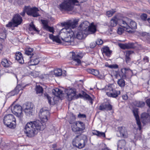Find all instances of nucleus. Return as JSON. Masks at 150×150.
<instances>
[{
	"mask_svg": "<svg viewBox=\"0 0 150 150\" xmlns=\"http://www.w3.org/2000/svg\"><path fill=\"white\" fill-rule=\"evenodd\" d=\"M147 16L146 14L145 13H143L141 15L140 17L142 20L145 21L146 20Z\"/></svg>",
	"mask_w": 150,
	"mask_h": 150,
	"instance_id": "nucleus-47",
	"label": "nucleus"
},
{
	"mask_svg": "<svg viewBox=\"0 0 150 150\" xmlns=\"http://www.w3.org/2000/svg\"><path fill=\"white\" fill-rule=\"evenodd\" d=\"M11 110L12 112L18 117H21L23 116L22 107L20 105H16L12 106Z\"/></svg>",
	"mask_w": 150,
	"mask_h": 150,
	"instance_id": "nucleus-11",
	"label": "nucleus"
},
{
	"mask_svg": "<svg viewBox=\"0 0 150 150\" xmlns=\"http://www.w3.org/2000/svg\"><path fill=\"white\" fill-rule=\"evenodd\" d=\"M127 49L133 48L135 47L134 44L132 42L127 43Z\"/></svg>",
	"mask_w": 150,
	"mask_h": 150,
	"instance_id": "nucleus-41",
	"label": "nucleus"
},
{
	"mask_svg": "<svg viewBox=\"0 0 150 150\" xmlns=\"http://www.w3.org/2000/svg\"><path fill=\"white\" fill-rule=\"evenodd\" d=\"M25 86H23L22 84H19L14 89L8 93V95L10 96H14L17 94L20 90H23Z\"/></svg>",
	"mask_w": 150,
	"mask_h": 150,
	"instance_id": "nucleus-14",
	"label": "nucleus"
},
{
	"mask_svg": "<svg viewBox=\"0 0 150 150\" xmlns=\"http://www.w3.org/2000/svg\"><path fill=\"white\" fill-rule=\"evenodd\" d=\"M2 48V45L0 44V53L1 52V50Z\"/></svg>",
	"mask_w": 150,
	"mask_h": 150,
	"instance_id": "nucleus-59",
	"label": "nucleus"
},
{
	"mask_svg": "<svg viewBox=\"0 0 150 150\" xmlns=\"http://www.w3.org/2000/svg\"><path fill=\"white\" fill-rule=\"evenodd\" d=\"M35 90L37 94H40L43 93V88L40 86L36 85L35 87Z\"/></svg>",
	"mask_w": 150,
	"mask_h": 150,
	"instance_id": "nucleus-35",
	"label": "nucleus"
},
{
	"mask_svg": "<svg viewBox=\"0 0 150 150\" xmlns=\"http://www.w3.org/2000/svg\"><path fill=\"white\" fill-rule=\"evenodd\" d=\"M148 21V22L149 23H150V18H149L147 19V20Z\"/></svg>",
	"mask_w": 150,
	"mask_h": 150,
	"instance_id": "nucleus-60",
	"label": "nucleus"
},
{
	"mask_svg": "<svg viewBox=\"0 0 150 150\" xmlns=\"http://www.w3.org/2000/svg\"><path fill=\"white\" fill-rule=\"evenodd\" d=\"M33 49L31 48H28L25 50V54L28 56L30 55L29 57V58L30 59L31 58L32 55H34L33 53Z\"/></svg>",
	"mask_w": 150,
	"mask_h": 150,
	"instance_id": "nucleus-34",
	"label": "nucleus"
},
{
	"mask_svg": "<svg viewBox=\"0 0 150 150\" xmlns=\"http://www.w3.org/2000/svg\"><path fill=\"white\" fill-rule=\"evenodd\" d=\"M56 150H61V149H56Z\"/></svg>",
	"mask_w": 150,
	"mask_h": 150,
	"instance_id": "nucleus-62",
	"label": "nucleus"
},
{
	"mask_svg": "<svg viewBox=\"0 0 150 150\" xmlns=\"http://www.w3.org/2000/svg\"><path fill=\"white\" fill-rule=\"evenodd\" d=\"M121 20H118L116 16H114L110 21V25L112 27H114L116 26L117 23L119 24V21Z\"/></svg>",
	"mask_w": 150,
	"mask_h": 150,
	"instance_id": "nucleus-27",
	"label": "nucleus"
},
{
	"mask_svg": "<svg viewBox=\"0 0 150 150\" xmlns=\"http://www.w3.org/2000/svg\"><path fill=\"white\" fill-rule=\"evenodd\" d=\"M92 133L93 134L96 135L98 137H105V133L100 132L96 130H93Z\"/></svg>",
	"mask_w": 150,
	"mask_h": 150,
	"instance_id": "nucleus-30",
	"label": "nucleus"
},
{
	"mask_svg": "<svg viewBox=\"0 0 150 150\" xmlns=\"http://www.w3.org/2000/svg\"><path fill=\"white\" fill-rule=\"evenodd\" d=\"M145 119V117L143 118V123L145 124V122H144V120Z\"/></svg>",
	"mask_w": 150,
	"mask_h": 150,
	"instance_id": "nucleus-61",
	"label": "nucleus"
},
{
	"mask_svg": "<svg viewBox=\"0 0 150 150\" xmlns=\"http://www.w3.org/2000/svg\"><path fill=\"white\" fill-rule=\"evenodd\" d=\"M117 83L119 86L120 87H124L125 85V81L122 79H120L117 81Z\"/></svg>",
	"mask_w": 150,
	"mask_h": 150,
	"instance_id": "nucleus-38",
	"label": "nucleus"
},
{
	"mask_svg": "<svg viewBox=\"0 0 150 150\" xmlns=\"http://www.w3.org/2000/svg\"><path fill=\"white\" fill-rule=\"evenodd\" d=\"M132 51H127L126 52V56L129 57L130 55L133 53Z\"/></svg>",
	"mask_w": 150,
	"mask_h": 150,
	"instance_id": "nucleus-52",
	"label": "nucleus"
},
{
	"mask_svg": "<svg viewBox=\"0 0 150 150\" xmlns=\"http://www.w3.org/2000/svg\"><path fill=\"white\" fill-rule=\"evenodd\" d=\"M4 125L9 128L14 129L16 126V119L13 115L8 114L5 116L4 119Z\"/></svg>",
	"mask_w": 150,
	"mask_h": 150,
	"instance_id": "nucleus-7",
	"label": "nucleus"
},
{
	"mask_svg": "<svg viewBox=\"0 0 150 150\" xmlns=\"http://www.w3.org/2000/svg\"><path fill=\"white\" fill-rule=\"evenodd\" d=\"M88 139L86 135L77 136L72 140L73 146L79 149L84 148L88 142Z\"/></svg>",
	"mask_w": 150,
	"mask_h": 150,
	"instance_id": "nucleus-4",
	"label": "nucleus"
},
{
	"mask_svg": "<svg viewBox=\"0 0 150 150\" xmlns=\"http://www.w3.org/2000/svg\"><path fill=\"white\" fill-rule=\"evenodd\" d=\"M74 32L71 29L64 28L59 32V35L54 36L52 34H50L49 37L53 42L60 43H61V40L59 37L60 36L62 40L66 42L67 45H74Z\"/></svg>",
	"mask_w": 150,
	"mask_h": 150,
	"instance_id": "nucleus-2",
	"label": "nucleus"
},
{
	"mask_svg": "<svg viewBox=\"0 0 150 150\" xmlns=\"http://www.w3.org/2000/svg\"><path fill=\"white\" fill-rule=\"evenodd\" d=\"M16 59L21 64L24 63V61L22 54L21 52H16Z\"/></svg>",
	"mask_w": 150,
	"mask_h": 150,
	"instance_id": "nucleus-25",
	"label": "nucleus"
},
{
	"mask_svg": "<svg viewBox=\"0 0 150 150\" xmlns=\"http://www.w3.org/2000/svg\"><path fill=\"white\" fill-rule=\"evenodd\" d=\"M110 68L111 69H117L118 67V66L117 64H110Z\"/></svg>",
	"mask_w": 150,
	"mask_h": 150,
	"instance_id": "nucleus-53",
	"label": "nucleus"
},
{
	"mask_svg": "<svg viewBox=\"0 0 150 150\" xmlns=\"http://www.w3.org/2000/svg\"><path fill=\"white\" fill-rule=\"evenodd\" d=\"M42 23L43 24V28L44 30L54 33V30L53 27H50L48 25V22L45 20H41Z\"/></svg>",
	"mask_w": 150,
	"mask_h": 150,
	"instance_id": "nucleus-16",
	"label": "nucleus"
},
{
	"mask_svg": "<svg viewBox=\"0 0 150 150\" xmlns=\"http://www.w3.org/2000/svg\"><path fill=\"white\" fill-rule=\"evenodd\" d=\"M33 105L30 103H27L24 104L22 106V110L26 115L30 116L32 115Z\"/></svg>",
	"mask_w": 150,
	"mask_h": 150,
	"instance_id": "nucleus-10",
	"label": "nucleus"
},
{
	"mask_svg": "<svg viewBox=\"0 0 150 150\" xmlns=\"http://www.w3.org/2000/svg\"><path fill=\"white\" fill-rule=\"evenodd\" d=\"M133 112L135 117L137 124L138 126L139 129L140 130L141 129V122L139 120V118L138 115L137 110H133Z\"/></svg>",
	"mask_w": 150,
	"mask_h": 150,
	"instance_id": "nucleus-24",
	"label": "nucleus"
},
{
	"mask_svg": "<svg viewBox=\"0 0 150 150\" xmlns=\"http://www.w3.org/2000/svg\"><path fill=\"white\" fill-rule=\"evenodd\" d=\"M62 92L61 90L56 88L53 90L52 93L54 95V97H55L57 99L59 100V98L62 96Z\"/></svg>",
	"mask_w": 150,
	"mask_h": 150,
	"instance_id": "nucleus-22",
	"label": "nucleus"
},
{
	"mask_svg": "<svg viewBox=\"0 0 150 150\" xmlns=\"http://www.w3.org/2000/svg\"><path fill=\"white\" fill-rule=\"evenodd\" d=\"M102 50L103 53H104L107 57H109L111 55L112 51L110 50L109 48L107 47L103 48Z\"/></svg>",
	"mask_w": 150,
	"mask_h": 150,
	"instance_id": "nucleus-28",
	"label": "nucleus"
},
{
	"mask_svg": "<svg viewBox=\"0 0 150 150\" xmlns=\"http://www.w3.org/2000/svg\"><path fill=\"white\" fill-rule=\"evenodd\" d=\"M86 98L88 100L89 103H90L91 104H92L93 103V100L88 95H86Z\"/></svg>",
	"mask_w": 150,
	"mask_h": 150,
	"instance_id": "nucleus-46",
	"label": "nucleus"
},
{
	"mask_svg": "<svg viewBox=\"0 0 150 150\" xmlns=\"http://www.w3.org/2000/svg\"><path fill=\"white\" fill-rule=\"evenodd\" d=\"M54 75L57 77L65 76L67 75L66 71L64 70H62L60 69H54Z\"/></svg>",
	"mask_w": 150,
	"mask_h": 150,
	"instance_id": "nucleus-20",
	"label": "nucleus"
},
{
	"mask_svg": "<svg viewBox=\"0 0 150 150\" xmlns=\"http://www.w3.org/2000/svg\"><path fill=\"white\" fill-rule=\"evenodd\" d=\"M105 104L106 105L105 106V110H110L112 109V106L110 104L109 102H105Z\"/></svg>",
	"mask_w": 150,
	"mask_h": 150,
	"instance_id": "nucleus-36",
	"label": "nucleus"
},
{
	"mask_svg": "<svg viewBox=\"0 0 150 150\" xmlns=\"http://www.w3.org/2000/svg\"><path fill=\"white\" fill-rule=\"evenodd\" d=\"M27 10V14L29 16H32L34 17H37L40 15L38 13L39 10L37 8L35 7H31L30 6H28L26 7Z\"/></svg>",
	"mask_w": 150,
	"mask_h": 150,
	"instance_id": "nucleus-12",
	"label": "nucleus"
},
{
	"mask_svg": "<svg viewBox=\"0 0 150 150\" xmlns=\"http://www.w3.org/2000/svg\"><path fill=\"white\" fill-rule=\"evenodd\" d=\"M122 28L121 27H119L118 28L117 32L118 34L119 35H121L122 33L124 30H125V28Z\"/></svg>",
	"mask_w": 150,
	"mask_h": 150,
	"instance_id": "nucleus-43",
	"label": "nucleus"
},
{
	"mask_svg": "<svg viewBox=\"0 0 150 150\" xmlns=\"http://www.w3.org/2000/svg\"><path fill=\"white\" fill-rule=\"evenodd\" d=\"M96 43L94 42H92L90 44V47L91 48H94L96 46Z\"/></svg>",
	"mask_w": 150,
	"mask_h": 150,
	"instance_id": "nucleus-55",
	"label": "nucleus"
},
{
	"mask_svg": "<svg viewBox=\"0 0 150 150\" xmlns=\"http://www.w3.org/2000/svg\"><path fill=\"white\" fill-rule=\"evenodd\" d=\"M96 43L98 45H101L103 44V41L102 40L99 39L96 40Z\"/></svg>",
	"mask_w": 150,
	"mask_h": 150,
	"instance_id": "nucleus-49",
	"label": "nucleus"
},
{
	"mask_svg": "<svg viewBox=\"0 0 150 150\" xmlns=\"http://www.w3.org/2000/svg\"><path fill=\"white\" fill-rule=\"evenodd\" d=\"M50 116L49 111L45 108L41 109L39 113L41 122L38 120L28 122L24 128V131L27 136L31 137L36 134L38 132L42 130L45 127V122Z\"/></svg>",
	"mask_w": 150,
	"mask_h": 150,
	"instance_id": "nucleus-1",
	"label": "nucleus"
},
{
	"mask_svg": "<svg viewBox=\"0 0 150 150\" xmlns=\"http://www.w3.org/2000/svg\"><path fill=\"white\" fill-rule=\"evenodd\" d=\"M1 63L3 66L5 67H8L11 64V62L6 59L2 60Z\"/></svg>",
	"mask_w": 150,
	"mask_h": 150,
	"instance_id": "nucleus-32",
	"label": "nucleus"
},
{
	"mask_svg": "<svg viewBox=\"0 0 150 150\" xmlns=\"http://www.w3.org/2000/svg\"><path fill=\"white\" fill-rule=\"evenodd\" d=\"M130 60V58L129 57L126 56V61L127 63L129 62Z\"/></svg>",
	"mask_w": 150,
	"mask_h": 150,
	"instance_id": "nucleus-57",
	"label": "nucleus"
},
{
	"mask_svg": "<svg viewBox=\"0 0 150 150\" xmlns=\"http://www.w3.org/2000/svg\"><path fill=\"white\" fill-rule=\"evenodd\" d=\"M118 132L120 134V135L118 136L126 138L128 137V134L125 127H119L118 128Z\"/></svg>",
	"mask_w": 150,
	"mask_h": 150,
	"instance_id": "nucleus-21",
	"label": "nucleus"
},
{
	"mask_svg": "<svg viewBox=\"0 0 150 150\" xmlns=\"http://www.w3.org/2000/svg\"><path fill=\"white\" fill-rule=\"evenodd\" d=\"M90 72L95 76H97L99 74V70L94 69H90Z\"/></svg>",
	"mask_w": 150,
	"mask_h": 150,
	"instance_id": "nucleus-39",
	"label": "nucleus"
},
{
	"mask_svg": "<svg viewBox=\"0 0 150 150\" xmlns=\"http://www.w3.org/2000/svg\"><path fill=\"white\" fill-rule=\"evenodd\" d=\"M115 12V10L112 9L106 12V15L108 17H110L112 16Z\"/></svg>",
	"mask_w": 150,
	"mask_h": 150,
	"instance_id": "nucleus-37",
	"label": "nucleus"
},
{
	"mask_svg": "<svg viewBox=\"0 0 150 150\" xmlns=\"http://www.w3.org/2000/svg\"><path fill=\"white\" fill-rule=\"evenodd\" d=\"M27 7V6H25L24 7L23 12L20 13L21 15L23 16H25V12L27 13V10L26 9L27 8H26Z\"/></svg>",
	"mask_w": 150,
	"mask_h": 150,
	"instance_id": "nucleus-48",
	"label": "nucleus"
},
{
	"mask_svg": "<svg viewBox=\"0 0 150 150\" xmlns=\"http://www.w3.org/2000/svg\"><path fill=\"white\" fill-rule=\"evenodd\" d=\"M78 0H64L59 5V8L61 11H71L73 10L74 5H77Z\"/></svg>",
	"mask_w": 150,
	"mask_h": 150,
	"instance_id": "nucleus-5",
	"label": "nucleus"
},
{
	"mask_svg": "<svg viewBox=\"0 0 150 150\" xmlns=\"http://www.w3.org/2000/svg\"><path fill=\"white\" fill-rule=\"evenodd\" d=\"M82 56L79 54H76L74 52L72 53V58L74 61L77 63L78 64L81 63L80 59L82 58Z\"/></svg>",
	"mask_w": 150,
	"mask_h": 150,
	"instance_id": "nucleus-26",
	"label": "nucleus"
},
{
	"mask_svg": "<svg viewBox=\"0 0 150 150\" xmlns=\"http://www.w3.org/2000/svg\"><path fill=\"white\" fill-rule=\"evenodd\" d=\"M119 46L121 49H127V43H120L119 44Z\"/></svg>",
	"mask_w": 150,
	"mask_h": 150,
	"instance_id": "nucleus-44",
	"label": "nucleus"
},
{
	"mask_svg": "<svg viewBox=\"0 0 150 150\" xmlns=\"http://www.w3.org/2000/svg\"><path fill=\"white\" fill-rule=\"evenodd\" d=\"M149 13L150 14V12H149Z\"/></svg>",
	"mask_w": 150,
	"mask_h": 150,
	"instance_id": "nucleus-64",
	"label": "nucleus"
},
{
	"mask_svg": "<svg viewBox=\"0 0 150 150\" xmlns=\"http://www.w3.org/2000/svg\"><path fill=\"white\" fill-rule=\"evenodd\" d=\"M45 96L47 99L48 103L50 105H54L55 103L56 102L59 100L55 97H54L53 98L51 97L47 93H45Z\"/></svg>",
	"mask_w": 150,
	"mask_h": 150,
	"instance_id": "nucleus-23",
	"label": "nucleus"
},
{
	"mask_svg": "<svg viewBox=\"0 0 150 150\" xmlns=\"http://www.w3.org/2000/svg\"><path fill=\"white\" fill-rule=\"evenodd\" d=\"M143 60L145 62H147L149 61L148 58L146 56L144 57L143 58Z\"/></svg>",
	"mask_w": 150,
	"mask_h": 150,
	"instance_id": "nucleus-56",
	"label": "nucleus"
},
{
	"mask_svg": "<svg viewBox=\"0 0 150 150\" xmlns=\"http://www.w3.org/2000/svg\"><path fill=\"white\" fill-rule=\"evenodd\" d=\"M79 21V19L76 18L74 19L73 21L70 20L64 23V25L65 27L64 28H69L71 29L70 28H74L76 27Z\"/></svg>",
	"mask_w": 150,
	"mask_h": 150,
	"instance_id": "nucleus-13",
	"label": "nucleus"
},
{
	"mask_svg": "<svg viewBox=\"0 0 150 150\" xmlns=\"http://www.w3.org/2000/svg\"><path fill=\"white\" fill-rule=\"evenodd\" d=\"M122 98L124 100H127L128 98V96L126 94H124L122 96Z\"/></svg>",
	"mask_w": 150,
	"mask_h": 150,
	"instance_id": "nucleus-54",
	"label": "nucleus"
},
{
	"mask_svg": "<svg viewBox=\"0 0 150 150\" xmlns=\"http://www.w3.org/2000/svg\"><path fill=\"white\" fill-rule=\"evenodd\" d=\"M126 144V142L124 140H119L117 143V148L122 149L124 148Z\"/></svg>",
	"mask_w": 150,
	"mask_h": 150,
	"instance_id": "nucleus-31",
	"label": "nucleus"
},
{
	"mask_svg": "<svg viewBox=\"0 0 150 150\" xmlns=\"http://www.w3.org/2000/svg\"><path fill=\"white\" fill-rule=\"evenodd\" d=\"M31 59L29 62H28L29 66L35 65L38 64L40 62L39 58L37 56H35L34 55H32Z\"/></svg>",
	"mask_w": 150,
	"mask_h": 150,
	"instance_id": "nucleus-19",
	"label": "nucleus"
},
{
	"mask_svg": "<svg viewBox=\"0 0 150 150\" xmlns=\"http://www.w3.org/2000/svg\"><path fill=\"white\" fill-rule=\"evenodd\" d=\"M79 28L89 34H93L96 30V27L93 23L90 25L89 23L87 21L82 23L79 25Z\"/></svg>",
	"mask_w": 150,
	"mask_h": 150,
	"instance_id": "nucleus-6",
	"label": "nucleus"
},
{
	"mask_svg": "<svg viewBox=\"0 0 150 150\" xmlns=\"http://www.w3.org/2000/svg\"><path fill=\"white\" fill-rule=\"evenodd\" d=\"M78 117L80 118H86V116L84 114H81L80 113L78 115Z\"/></svg>",
	"mask_w": 150,
	"mask_h": 150,
	"instance_id": "nucleus-50",
	"label": "nucleus"
},
{
	"mask_svg": "<svg viewBox=\"0 0 150 150\" xmlns=\"http://www.w3.org/2000/svg\"><path fill=\"white\" fill-rule=\"evenodd\" d=\"M134 104L136 106L142 108L144 106L145 103L143 101H136L134 102Z\"/></svg>",
	"mask_w": 150,
	"mask_h": 150,
	"instance_id": "nucleus-33",
	"label": "nucleus"
},
{
	"mask_svg": "<svg viewBox=\"0 0 150 150\" xmlns=\"http://www.w3.org/2000/svg\"><path fill=\"white\" fill-rule=\"evenodd\" d=\"M119 25L125 28L126 31L132 33V30L137 28V23L134 21L127 18H123L119 21Z\"/></svg>",
	"mask_w": 150,
	"mask_h": 150,
	"instance_id": "nucleus-3",
	"label": "nucleus"
},
{
	"mask_svg": "<svg viewBox=\"0 0 150 150\" xmlns=\"http://www.w3.org/2000/svg\"><path fill=\"white\" fill-rule=\"evenodd\" d=\"M69 122L70 124H72L73 125L71 127L72 131L74 132H82L85 129V124L83 122L78 121L74 123L70 121Z\"/></svg>",
	"mask_w": 150,
	"mask_h": 150,
	"instance_id": "nucleus-9",
	"label": "nucleus"
},
{
	"mask_svg": "<svg viewBox=\"0 0 150 150\" xmlns=\"http://www.w3.org/2000/svg\"><path fill=\"white\" fill-rule=\"evenodd\" d=\"M74 38L75 36L79 40H81L83 38L84 34H89L81 29L77 30L75 31L74 33Z\"/></svg>",
	"mask_w": 150,
	"mask_h": 150,
	"instance_id": "nucleus-17",
	"label": "nucleus"
},
{
	"mask_svg": "<svg viewBox=\"0 0 150 150\" xmlns=\"http://www.w3.org/2000/svg\"><path fill=\"white\" fill-rule=\"evenodd\" d=\"M68 97V99L69 100L74 99L76 94V91L75 89H70L65 90Z\"/></svg>",
	"mask_w": 150,
	"mask_h": 150,
	"instance_id": "nucleus-15",
	"label": "nucleus"
},
{
	"mask_svg": "<svg viewBox=\"0 0 150 150\" xmlns=\"http://www.w3.org/2000/svg\"><path fill=\"white\" fill-rule=\"evenodd\" d=\"M15 24L13 22L12 23L11 22H10L8 24H6V26L7 27H9L12 26H15Z\"/></svg>",
	"mask_w": 150,
	"mask_h": 150,
	"instance_id": "nucleus-51",
	"label": "nucleus"
},
{
	"mask_svg": "<svg viewBox=\"0 0 150 150\" xmlns=\"http://www.w3.org/2000/svg\"><path fill=\"white\" fill-rule=\"evenodd\" d=\"M129 70V69H127L126 68H124L122 69H121V72L123 73V75H122V76H126V75H125V74L127 73V71Z\"/></svg>",
	"mask_w": 150,
	"mask_h": 150,
	"instance_id": "nucleus-45",
	"label": "nucleus"
},
{
	"mask_svg": "<svg viewBox=\"0 0 150 150\" xmlns=\"http://www.w3.org/2000/svg\"><path fill=\"white\" fill-rule=\"evenodd\" d=\"M6 37V35L5 28L3 27L0 29V40H4Z\"/></svg>",
	"mask_w": 150,
	"mask_h": 150,
	"instance_id": "nucleus-29",
	"label": "nucleus"
},
{
	"mask_svg": "<svg viewBox=\"0 0 150 150\" xmlns=\"http://www.w3.org/2000/svg\"><path fill=\"white\" fill-rule=\"evenodd\" d=\"M105 106L106 105H105V102L103 103L100 105L98 108V109L102 111L105 110Z\"/></svg>",
	"mask_w": 150,
	"mask_h": 150,
	"instance_id": "nucleus-42",
	"label": "nucleus"
},
{
	"mask_svg": "<svg viewBox=\"0 0 150 150\" xmlns=\"http://www.w3.org/2000/svg\"><path fill=\"white\" fill-rule=\"evenodd\" d=\"M102 90L105 91L106 95L109 97L115 98L120 94V91L113 89L111 85L106 86Z\"/></svg>",
	"mask_w": 150,
	"mask_h": 150,
	"instance_id": "nucleus-8",
	"label": "nucleus"
},
{
	"mask_svg": "<svg viewBox=\"0 0 150 150\" xmlns=\"http://www.w3.org/2000/svg\"><path fill=\"white\" fill-rule=\"evenodd\" d=\"M12 21L15 24V26L16 27L21 23L23 20L22 18L19 14H16L13 16Z\"/></svg>",
	"mask_w": 150,
	"mask_h": 150,
	"instance_id": "nucleus-18",
	"label": "nucleus"
},
{
	"mask_svg": "<svg viewBox=\"0 0 150 150\" xmlns=\"http://www.w3.org/2000/svg\"><path fill=\"white\" fill-rule=\"evenodd\" d=\"M29 29L30 31H34L36 32H37L38 31V30L37 29L35 26L32 22L30 24Z\"/></svg>",
	"mask_w": 150,
	"mask_h": 150,
	"instance_id": "nucleus-40",
	"label": "nucleus"
},
{
	"mask_svg": "<svg viewBox=\"0 0 150 150\" xmlns=\"http://www.w3.org/2000/svg\"><path fill=\"white\" fill-rule=\"evenodd\" d=\"M110 64H109L108 63H106L105 64V66L106 67H108L110 68Z\"/></svg>",
	"mask_w": 150,
	"mask_h": 150,
	"instance_id": "nucleus-58",
	"label": "nucleus"
},
{
	"mask_svg": "<svg viewBox=\"0 0 150 150\" xmlns=\"http://www.w3.org/2000/svg\"><path fill=\"white\" fill-rule=\"evenodd\" d=\"M148 1L149 2V3H150V0H149Z\"/></svg>",
	"mask_w": 150,
	"mask_h": 150,
	"instance_id": "nucleus-63",
	"label": "nucleus"
}]
</instances>
